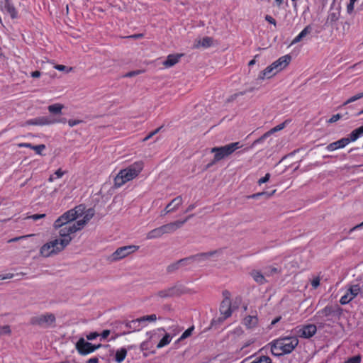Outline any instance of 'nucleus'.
Returning <instances> with one entry per match:
<instances>
[{
  "label": "nucleus",
  "mask_w": 363,
  "mask_h": 363,
  "mask_svg": "<svg viewBox=\"0 0 363 363\" xmlns=\"http://www.w3.org/2000/svg\"><path fill=\"white\" fill-rule=\"evenodd\" d=\"M296 337H285L272 342L271 351L274 356H281L291 353L298 345Z\"/></svg>",
  "instance_id": "nucleus-1"
},
{
  "label": "nucleus",
  "mask_w": 363,
  "mask_h": 363,
  "mask_svg": "<svg viewBox=\"0 0 363 363\" xmlns=\"http://www.w3.org/2000/svg\"><path fill=\"white\" fill-rule=\"evenodd\" d=\"M144 164L142 161H138L121 169L114 179V186L116 188L121 187L126 182L135 178L143 170Z\"/></svg>",
  "instance_id": "nucleus-2"
},
{
  "label": "nucleus",
  "mask_w": 363,
  "mask_h": 363,
  "mask_svg": "<svg viewBox=\"0 0 363 363\" xmlns=\"http://www.w3.org/2000/svg\"><path fill=\"white\" fill-rule=\"evenodd\" d=\"M84 226V222L76 221L72 225H67L62 226H54L55 229H59V235L61 239H59L60 249H65L71 242L72 238L71 234L76 233L82 229Z\"/></svg>",
  "instance_id": "nucleus-3"
},
{
  "label": "nucleus",
  "mask_w": 363,
  "mask_h": 363,
  "mask_svg": "<svg viewBox=\"0 0 363 363\" xmlns=\"http://www.w3.org/2000/svg\"><path fill=\"white\" fill-rule=\"evenodd\" d=\"M241 146L239 142L232 143L221 147H215L211 152L214 153L213 160L206 165V169L213 166L215 163L225 159Z\"/></svg>",
  "instance_id": "nucleus-4"
},
{
  "label": "nucleus",
  "mask_w": 363,
  "mask_h": 363,
  "mask_svg": "<svg viewBox=\"0 0 363 363\" xmlns=\"http://www.w3.org/2000/svg\"><path fill=\"white\" fill-rule=\"evenodd\" d=\"M83 214V208L82 206H78L72 209H70L62 216H60L54 223V226H62L67 225H72L79 216Z\"/></svg>",
  "instance_id": "nucleus-5"
},
{
  "label": "nucleus",
  "mask_w": 363,
  "mask_h": 363,
  "mask_svg": "<svg viewBox=\"0 0 363 363\" xmlns=\"http://www.w3.org/2000/svg\"><path fill=\"white\" fill-rule=\"evenodd\" d=\"M342 313V308L336 305H327L323 309L318 311L315 317L322 321H328L332 317L339 318Z\"/></svg>",
  "instance_id": "nucleus-6"
},
{
  "label": "nucleus",
  "mask_w": 363,
  "mask_h": 363,
  "mask_svg": "<svg viewBox=\"0 0 363 363\" xmlns=\"http://www.w3.org/2000/svg\"><path fill=\"white\" fill-rule=\"evenodd\" d=\"M55 316L52 313H45L38 316H33L30 320V323L42 328H49L55 322Z\"/></svg>",
  "instance_id": "nucleus-7"
},
{
  "label": "nucleus",
  "mask_w": 363,
  "mask_h": 363,
  "mask_svg": "<svg viewBox=\"0 0 363 363\" xmlns=\"http://www.w3.org/2000/svg\"><path fill=\"white\" fill-rule=\"evenodd\" d=\"M360 294L363 298V290L359 284H352L347 288L346 294L340 300L342 305H346L352 301L355 297Z\"/></svg>",
  "instance_id": "nucleus-8"
},
{
  "label": "nucleus",
  "mask_w": 363,
  "mask_h": 363,
  "mask_svg": "<svg viewBox=\"0 0 363 363\" xmlns=\"http://www.w3.org/2000/svg\"><path fill=\"white\" fill-rule=\"evenodd\" d=\"M61 245H60L59 239H55L49 242L44 244L40 250V254L45 257H48L52 255H56L64 249H60Z\"/></svg>",
  "instance_id": "nucleus-9"
},
{
  "label": "nucleus",
  "mask_w": 363,
  "mask_h": 363,
  "mask_svg": "<svg viewBox=\"0 0 363 363\" xmlns=\"http://www.w3.org/2000/svg\"><path fill=\"white\" fill-rule=\"evenodd\" d=\"M184 291L183 290L182 286L174 285L171 287L157 291L155 296H158L161 298H168L174 296H178L181 294H184Z\"/></svg>",
  "instance_id": "nucleus-10"
},
{
  "label": "nucleus",
  "mask_w": 363,
  "mask_h": 363,
  "mask_svg": "<svg viewBox=\"0 0 363 363\" xmlns=\"http://www.w3.org/2000/svg\"><path fill=\"white\" fill-rule=\"evenodd\" d=\"M138 246L127 245L118 247L111 256V261H117L124 258L129 254L135 252L138 249Z\"/></svg>",
  "instance_id": "nucleus-11"
},
{
  "label": "nucleus",
  "mask_w": 363,
  "mask_h": 363,
  "mask_svg": "<svg viewBox=\"0 0 363 363\" xmlns=\"http://www.w3.org/2000/svg\"><path fill=\"white\" fill-rule=\"evenodd\" d=\"M204 260V253H199L180 259L183 267H195Z\"/></svg>",
  "instance_id": "nucleus-12"
},
{
  "label": "nucleus",
  "mask_w": 363,
  "mask_h": 363,
  "mask_svg": "<svg viewBox=\"0 0 363 363\" xmlns=\"http://www.w3.org/2000/svg\"><path fill=\"white\" fill-rule=\"evenodd\" d=\"M75 348L78 353L83 356L92 353V343L85 340L84 337H80L77 340Z\"/></svg>",
  "instance_id": "nucleus-13"
},
{
  "label": "nucleus",
  "mask_w": 363,
  "mask_h": 363,
  "mask_svg": "<svg viewBox=\"0 0 363 363\" xmlns=\"http://www.w3.org/2000/svg\"><path fill=\"white\" fill-rule=\"evenodd\" d=\"M194 215H189L185 219L183 220H176L174 222H172L165 225H162V230L164 232V234L166 233H172L174 231H176L177 229L182 228L183 225L187 222Z\"/></svg>",
  "instance_id": "nucleus-14"
},
{
  "label": "nucleus",
  "mask_w": 363,
  "mask_h": 363,
  "mask_svg": "<svg viewBox=\"0 0 363 363\" xmlns=\"http://www.w3.org/2000/svg\"><path fill=\"white\" fill-rule=\"evenodd\" d=\"M317 331V328L314 324H307L302 325L298 330L301 337L310 338L313 337Z\"/></svg>",
  "instance_id": "nucleus-15"
},
{
  "label": "nucleus",
  "mask_w": 363,
  "mask_h": 363,
  "mask_svg": "<svg viewBox=\"0 0 363 363\" xmlns=\"http://www.w3.org/2000/svg\"><path fill=\"white\" fill-rule=\"evenodd\" d=\"M182 203V198L181 196H177L172 199L165 207L164 211L162 212L161 216H165L166 214L176 211L179 206Z\"/></svg>",
  "instance_id": "nucleus-16"
},
{
  "label": "nucleus",
  "mask_w": 363,
  "mask_h": 363,
  "mask_svg": "<svg viewBox=\"0 0 363 363\" xmlns=\"http://www.w3.org/2000/svg\"><path fill=\"white\" fill-rule=\"evenodd\" d=\"M220 315H225V317H230L233 313L231 307V300L230 297L226 296L222 301L220 306Z\"/></svg>",
  "instance_id": "nucleus-17"
},
{
  "label": "nucleus",
  "mask_w": 363,
  "mask_h": 363,
  "mask_svg": "<svg viewBox=\"0 0 363 363\" xmlns=\"http://www.w3.org/2000/svg\"><path fill=\"white\" fill-rule=\"evenodd\" d=\"M51 117L41 116L37 117L33 119H30L26 121L25 125H45L52 124Z\"/></svg>",
  "instance_id": "nucleus-18"
},
{
  "label": "nucleus",
  "mask_w": 363,
  "mask_h": 363,
  "mask_svg": "<svg viewBox=\"0 0 363 363\" xmlns=\"http://www.w3.org/2000/svg\"><path fill=\"white\" fill-rule=\"evenodd\" d=\"M291 56L290 55H286L279 57L277 60L272 63V67H274L277 71L282 70L285 68L291 62Z\"/></svg>",
  "instance_id": "nucleus-19"
},
{
  "label": "nucleus",
  "mask_w": 363,
  "mask_h": 363,
  "mask_svg": "<svg viewBox=\"0 0 363 363\" xmlns=\"http://www.w3.org/2000/svg\"><path fill=\"white\" fill-rule=\"evenodd\" d=\"M182 56H184V54H170L163 62V65L165 67H171L176 65Z\"/></svg>",
  "instance_id": "nucleus-20"
},
{
  "label": "nucleus",
  "mask_w": 363,
  "mask_h": 363,
  "mask_svg": "<svg viewBox=\"0 0 363 363\" xmlns=\"http://www.w3.org/2000/svg\"><path fill=\"white\" fill-rule=\"evenodd\" d=\"M348 144L349 141L347 140V139H345V138H342L339 140H337L328 145L326 149L328 151H334L337 149L343 148Z\"/></svg>",
  "instance_id": "nucleus-21"
},
{
  "label": "nucleus",
  "mask_w": 363,
  "mask_h": 363,
  "mask_svg": "<svg viewBox=\"0 0 363 363\" xmlns=\"http://www.w3.org/2000/svg\"><path fill=\"white\" fill-rule=\"evenodd\" d=\"M4 11L10 15L11 18H18V12L16 11L14 6L11 4L10 0H4Z\"/></svg>",
  "instance_id": "nucleus-22"
},
{
  "label": "nucleus",
  "mask_w": 363,
  "mask_h": 363,
  "mask_svg": "<svg viewBox=\"0 0 363 363\" xmlns=\"http://www.w3.org/2000/svg\"><path fill=\"white\" fill-rule=\"evenodd\" d=\"M340 11L338 8L337 9H330L328 16L327 17V23L333 24L335 23L340 18Z\"/></svg>",
  "instance_id": "nucleus-23"
},
{
  "label": "nucleus",
  "mask_w": 363,
  "mask_h": 363,
  "mask_svg": "<svg viewBox=\"0 0 363 363\" xmlns=\"http://www.w3.org/2000/svg\"><path fill=\"white\" fill-rule=\"evenodd\" d=\"M313 28L311 26L308 25L306 26L303 30L292 40L291 44H295L300 42L304 37L308 34L311 33Z\"/></svg>",
  "instance_id": "nucleus-24"
},
{
  "label": "nucleus",
  "mask_w": 363,
  "mask_h": 363,
  "mask_svg": "<svg viewBox=\"0 0 363 363\" xmlns=\"http://www.w3.org/2000/svg\"><path fill=\"white\" fill-rule=\"evenodd\" d=\"M258 323V318L256 315H248L243 320V324L247 328H252L257 325Z\"/></svg>",
  "instance_id": "nucleus-25"
},
{
  "label": "nucleus",
  "mask_w": 363,
  "mask_h": 363,
  "mask_svg": "<svg viewBox=\"0 0 363 363\" xmlns=\"http://www.w3.org/2000/svg\"><path fill=\"white\" fill-rule=\"evenodd\" d=\"M275 69L274 67H272V64L268 67H267L262 72H261L258 76L259 79H264L265 78H271L273 75L275 74V72H273V70Z\"/></svg>",
  "instance_id": "nucleus-26"
},
{
  "label": "nucleus",
  "mask_w": 363,
  "mask_h": 363,
  "mask_svg": "<svg viewBox=\"0 0 363 363\" xmlns=\"http://www.w3.org/2000/svg\"><path fill=\"white\" fill-rule=\"evenodd\" d=\"M253 279L259 284H264L267 282L264 276L257 270H252L250 273Z\"/></svg>",
  "instance_id": "nucleus-27"
},
{
  "label": "nucleus",
  "mask_w": 363,
  "mask_h": 363,
  "mask_svg": "<svg viewBox=\"0 0 363 363\" xmlns=\"http://www.w3.org/2000/svg\"><path fill=\"white\" fill-rule=\"evenodd\" d=\"M164 235V232L162 230V227H158L150 230L147 234V239H155L162 237Z\"/></svg>",
  "instance_id": "nucleus-28"
},
{
  "label": "nucleus",
  "mask_w": 363,
  "mask_h": 363,
  "mask_svg": "<svg viewBox=\"0 0 363 363\" xmlns=\"http://www.w3.org/2000/svg\"><path fill=\"white\" fill-rule=\"evenodd\" d=\"M362 135H362V131L359 127V128L354 129V130H352L348 135V137L345 138V139H347V140L349 141V143H350V142H354V141L357 140Z\"/></svg>",
  "instance_id": "nucleus-29"
},
{
  "label": "nucleus",
  "mask_w": 363,
  "mask_h": 363,
  "mask_svg": "<svg viewBox=\"0 0 363 363\" xmlns=\"http://www.w3.org/2000/svg\"><path fill=\"white\" fill-rule=\"evenodd\" d=\"M127 355V350L125 348H121L116 352L115 361L118 363H121Z\"/></svg>",
  "instance_id": "nucleus-30"
},
{
  "label": "nucleus",
  "mask_w": 363,
  "mask_h": 363,
  "mask_svg": "<svg viewBox=\"0 0 363 363\" xmlns=\"http://www.w3.org/2000/svg\"><path fill=\"white\" fill-rule=\"evenodd\" d=\"M228 317H225V315H220V317H218V318L216 319H213L211 323V326L209 327L208 329H211V328H214V329H216L218 328L220 324H222L223 323V321L225 320H226Z\"/></svg>",
  "instance_id": "nucleus-31"
},
{
  "label": "nucleus",
  "mask_w": 363,
  "mask_h": 363,
  "mask_svg": "<svg viewBox=\"0 0 363 363\" xmlns=\"http://www.w3.org/2000/svg\"><path fill=\"white\" fill-rule=\"evenodd\" d=\"M124 324L128 329L130 330V333L140 330L135 319L130 321H125Z\"/></svg>",
  "instance_id": "nucleus-32"
},
{
  "label": "nucleus",
  "mask_w": 363,
  "mask_h": 363,
  "mask_svg": "<svg viewBox=\"0 0 363 363\" xmlns=\"http://www.w3.org/2000/svg\"><path fill=\"white\" fill-rule=\"evenodd\" d=\"M63 107H64V106L62 104H54L50 105L48 107V109L50 111V113L55 114V115H57V114L61 113V111H62V109L63 108Z\"/></svg>",
  "instance_id": "nucleus-33"
},
{
  "label": "nucleus",
  "mask_w": 363,
  "mask_h": 363,
  "mask_svg": "<svg viewBox=\"0 0 363 363\" xmlns=\"http://www.w3.org/2000/svg\"><path fill=\"white\" fill-rule=\"evenodd\" d=\"M172 338V336L170 334L166 333L157 344V347L159 349L167 345L171 342Z\"/></svg>",
  "instance_id": "nucleus-34"
},
{
  "label": "nucleus",
  "mask_w": 363,
  "mask_h": 363,
  "mask_svg": "<svg viewBox=\"0 0 363 363\" xmlns=\"http://www.w3.org/2000/svg\"><path fill=\"white\" fill-rule=\"evenodd\" d=\"M183 267L180 262V259L168 265L167 267V272L169 274L174 273L178 270L180 267Z\"/></svg>",
  "instance_id": "nucleus-35"
},
{
  "label": "nucleus",
  "mask_w": 363,
  "mask_h": 363,
  "mask_svg": "<svg viewBox=\"0 0 363 363\" xmlns=\"http://www.w3.org/2000/svg\"><path fill=\"white\" fill-rule=\"evenodd\" d=\"M275 191L276 190L272 191L271 193H268L267 191L259 192L250 196L249 198L258 199L261 196H265V198L269 199L275 193Z\"/></svg>",
  "instance_id": "nucleus-36"
},
{
  "label": "nucleus",
  "mask_w": 363,
  "mask_h": 363,
  "mask_svg": "<svg viewBox=\"0 0 363 363\" xmlns=\"http://www.w3.org/2000/svg\"><path fill=\"white\" fill-rule=\"evenodd\" d=\"M362 98H363V92L357 94L356 95L349 98L345 102H344L342 106H346Z\"/></svg>",
  "instance_id": "nucleus-37"
},
{
  "label": "nucleus",
  "mask_w": 363,
  "mask_h": 363,
  "mask_svg": "<svg viewBox=\"0 0 363 363\" xmlns=\"http://www.w3.org/2000/svg\"><path fill=\"white\" fill-rule=\"evenodd\" d=\"M362 98H363V92L357 94L356 95L349 98L345 102H344L342 106H346Z\"/></svg>",
  "instance_id": "nucleus-38"
},
{
  "label": "nucleus",
  "mask_w": 363,
  "mask_h": 363,
  "mask_svg": "<svg viewBox=\"0 0 363 363\" xmlns=\"http://www.w3.org/2000/svg\"><path fill=\"white\" fill-rule=\"evenodd\" d=\"M194 326H191L190 328H189L187 330H186L183 334L181 335V337L178 339V342L179 341H181L182 340H184L186 338H187L188 337H189L191 333H192V331L194 330Z\"/></svg>",
  "instance_id": "nucleus-39"
},
{
  "label": "nucleus",
  "mask_w": 363,
  "mask_h": 363,
  "mask_svg": "<svg viewBox=\"0 0 363 363\" xmlns=\"http://www.w3.org/2000/svg\"><path fill=\"white\" fill-rule=\"evenodd\" d=\"M46 146L44 144H40L38 145H33V147L31 149L35 150L36 154L42 155V151L44 150Z\"/></svg>",
  "instance_id": "nucleus-40"
},
{
  "label": "nucleus",
  "mask_w": 363,
  "mask_h": 363,
  "mask_svg": "<svg viewBox=\"0 0 363 363\" xmlns=\"http://www.w3.org/2000/svg\"><path fill=\"white\" fill-rule=\"evenodd\" d=\"M204 46V38H198L194 40V43L192 45V48L197 49L200 47Z\"/></svg>",
  "instance_id": "nucleus-41"
},
{
  "label": "nucleus",
  "mask_w": 363,
  "mask_h": 363,
  "mask_svg": "<svg viewBox=\"0 0 363 363\" xmlns=\"http://www.w3.org/2000/svg\"><path fill=\"white\" fill-rule=\"evenodd\" d=\"M286 122H284L282 123H280L275 126L274 128H272L270 130L267 131V133H269V135H271L272 133L282 130L285 127Z\"/></svg>",
  "instance_id": "nucleus-42"
},
{
  "label": "nucleus",
  "mask_w": 363,
  "mask_h": 363,
  "mask_svg": "<svg viewBox=\"0 0 363 363\" xmlns=\"http://www.w3.org/2000/svg\"><path fill=\"white\" fill-rule=\"evenodd\" d=\"M124 324V322L121 321H116L112 324L113 328H112V333H115L117 330H119L121 329L122 325Z\"/></svg>",
  "instance_id": "nucleus-43"
},
{
  "label": "nucleus",
  "mask_w": 363,
  "mask_h": 363,
  "mask_svg": "<svg viewBox=\"0 0 363 363\" xmlns=\"http://www.w3.org/2000/svg\"><path fill=\"white\" fill-rule=\"evenodd\" d=\"M360 362H361V357L359 355H356V356H353V357L349 358L344 363H360Z\"/></svg>",
  "instance_id": "nucleus-44"
},
{
  "label": "nucleus",
  "mask_w": 363,
  "mask_h": 363,
  "mask_svg": "<svg viewBox=\"0 0 363 363\" xmlns=\"http://www.w3.org/2000/svg\"><path fill=\"white\" fill-rule=\"evenodd\" d=\"M11 329L9 325L0 326V336L3 335H9Z\"/></svg>",
  "instance_id": "nucleus-45"
},
{
  "label": "nucleus",
  "mask_w": 363,
  "mask_h": 363,
  "mask_svg": "<svg viewBox=\"0 0 363 363\" xmlns=\"http://www.w3.org/2000/svg\"><path fill=\"white\" fill-rule=\"evenodd\" d=\"M182 329H183V328H181L178 325H172L169 328V330L171 331L173 336L178 334L180 331H182Z\"/></svg>",
  "instance_id": "nucleus-46"
},
{
  "label": "nucleus",
  "mask_w": 363,
  "mask_h": 363,
  "mask_svg": "<svg viewBox=\"0 0 363 363\" xmlns=\"http://www.w3.org/2000/svg\"><path fill=\"white\" fill-rule=\"evenodd\" d=\"M91 211H92V209L90 208V209H89L88 212H90ZM92 216H93V213H88L84 216L83 219L79 220L78 221L84 222V225H85L87 223V222L91 218Z\"/></svg>",
  "instance_id": "nucleus-47"
},
{
  "label": "nucleus",
  "mask_w": 363,
  "mask_h": 363,
  "mask_svg": "<svg viewBox=\"0 0 363 363\" xmlns=\"http://www.w3.org/2000/svg\"><path fill=\"white\" fill-rule=\"evenodd\" d=\"M100 335V334L97 332H91L89 334L86 335V337L87 340H94L96 337H98Z\"/></svg>",
  "instance_id": "nucleus-48"
},
{
  "label": "nucleus",
  "mask_w": 363,
  "mask_h": 363,
  "mask_svg": "<svg viewBox=\"0 0 363 363\" xmlns=\"http://www.w3.org/2000/svg\"><path fill=\"white\" fill-rule=\"evenodd\" d=\"M269 133H265L264 135H262L261 137H259L258 139L255 140L253 143V145H255L256 144L262 143L267 137H269Z\"/></svg>",
  "instance_id": "nucleus-49"
},
{
  "label": "nucleus",
  "mask_w": 363,
  "mask_h": 363,
  "mask_svg": "<svg viewBox=\"0 0 363 363\" xmlns=\"http://www.w3.org/2000/svg\"><path fill=\"white\" fill-rule=\"evenodd\" d=\"M143 72V70L131 71V72H129L126 73L124 75V77H135V76L142 73Z\"/></svg>",
  "instance_id": "nucleus-50"
},
{
  "label": "nucleus",
  "mask_w": 363,
  "mask_h": 363,
  "mask_svg": "<svg viewBox=\"0 0 363 363\" xmlns=\"http://www.w3.org/2000/svg\"><path fill=\"white\" fill-rule=\"evenodd\" d=\"M130 333V331H123L122 333H116L115 332V333H113V335L111 336L110 340H115L116 338H118V337H120L121 335H127V334H129Z\"/></svg>",
  "instance_id": "nucleus-51"
},
{
  "label": "nucleus",
  "mask_w": 363,
  "mask_h": 363,
  "mask_svg": "<svg viewBox=\"0 0 363 363\" xmlns=\"http://www.w3.org/2000/svg\"><path fill=\"white\" fill-rule=\"evenodd\" d=\"M135 320H136L137 323H138V326L140 327V330L145 325L146 322H147V321H145L144 316L136 318Z\"/></svg>",
  "instance_id": "nucleus-52"
},
{
  "label": "nucleus",
  "mask_w": 363,
  "mask_h": 363,
  "mask_svg": "<svg viewBox=\"0 0 363 363\" xmlns=\"http://www.w3.org/2000/svg\"><path fill=\"white\" fill-rule=\"evenodd\" d=\"M342 118V115L340 114V113H337V114H335V115H333L329 120H328V123H335L336 121H337L339 119Z\"/></svg>",
  "instance_id": "nucleus-53"
},
{
  "label": "nucleus",
  "mask_w": 363,
  "mask_h": 363,
  "mask_svg": "<svg viewBox=\"0 0 363 363\" xmlns=\"http://www.w3.org/2000/svg\"><path fill=\"white\" fill-rule=\"evenodd\" d=\"M162 128V126H160L159 128H157V129H155L154 131L150 133L145 138H144V141L145 140H147L148 139H150V138H152L154 135H155L156 133H157Z\"/></svg>",
  "instance_id": "nucleus-54"
},
{
  "label": "nucleus",
  "mask_w": 363,
  "mask_h": 363,
  "mask_svg": "<svg viewBox=\"0 0 363 363\" xmlns=\"http://www.w3.org/2000/svg\"><path fill=\"white\" fill-rule=\"evenodd\" d=\"M111 333V330H104L99 335L101 336V340L106 339Z\"/></svg>",
  "instance_id": "nucleus-55"
},
{
  "label": "nucleus",
  "mask_w": 363,
  "mask_h": 363,
  "mask_svg": "<svg viewBox=\"0 0 363 363\" xmlns=\"http://www.w3.org/2000/svg\"><path fill=\"white\" fill-rule=\"evenodd\" d=\"M269 178H270V174L267 173L264 177L259 179L258 184L260 185L262 184L266 183L267 182L269 181Z\"/></svg>",
  "instance_id": "nucleus-56"
},
{
  "label": "nucleus",
  "mask_w": 363,
  "mask_h": 363,
  "mask_svg": "<svg viewBox=\"0 0 363 363\" xmlns=\"http://www.w3.org/2000/svg\"><path fill=\"white\" fill-rule=\"evenodd\" d=\"M83 123V121L82 120H72L70 119L68 121V124L70 127H73L74 125H79L80 123Z\"/></svg>",
  "instance_id": "nucleus-57"
},
{
  "label": "nucleus",
  "mask_w": 363,
  "mask_h": 363,
  "mask_svg": "<svg viewBox=\"0 0 363 363\" xmlns=\"http://www.w3.org/2000/svg\"><path fill=\"white\" fill-rule=\"evenodd\" d=\"M145 321L154 322L157 320V316L155 314H151L149 315H144Z\"/></svg>",
  "instance_id": "nucleus-58"
},
{
  "label": "nucleus",
  "mask_w": 363,
  "mask_h": 363,
  "mask_svg": "<svg viewBox=\"0 0 363 363\" xmlns=\"http://www.w3.org/2000/svg\"><path fill=\"white\" fill-rule=\"evenodd\" d=\"M265 20L267 22H269V23L273 24L274 26H276V25H277L276 20L272 16H271L269 15H266L265 16Z\"/></svg>",
  "instance_id": "nucleus-59"
},
{
  "label": "nucleus",
  "mask_w": 363,
  "mask_h": 363,
  "mask_svg": "<svg viewBox=\"0 0 363 363\" xmlns=\"http://www.w3.org/2000/svg\"><path fill=\"white\" fill-rule=\"evenodd\" d=\"M51 121H52V124L56 123H65L67 122V119L65 118H61L59 119L51 118Z\"/></svg>",
  "instance_id": "nucleus-60"
},
{
  "label": "nucleus",
  "mask_w": 363,
  "mask_h": 363,
  "mask_svg": "<svg viewBox=\"0 0 363 363\" xmlns=\"http://www.w3.org/2000/svg\"><path fill=\"white\" fill-rule=\"evenodd\" d=\"M311 285L314 289H316L320 285V279L318 277L313 279Z\"/></svg>",
  "instance_id": "nucleus-61"
},
{
  "label": "nucleus",
  "mask_w": 363,
  "mask_h": 363,
  "mask_svg": "<svg viewBox=\"0 0 363 363\" xmlns=\"http://www.w3.org/2000/svg\"><path fill=\"white\" fill-rule=\"evenodd\" d=\"M148 345H149V342L148 341H144L141 344H140V350L142 351H144V350H148Z\"/></svg>",
  "instance_id": "nucleus-62"
},
{
  "label": "nucleus",
  "mask_w": 363,
  "mask_h": 363,
  "mask_svg": "<svg viewBox=\"0 0 363 363\" xmlns=\"http://www.w3.org/2000/svg\"><path fill=\"white\" fill-rule=\"evenodd\" d=\"M363 228V221L359 223V224H357L355 226H354L353 228H352L350 230H349V233H351L352 232L354 231V230H359V229H361Z\"/></svg>",
  "instance_id": "nucleus-63"
},
{
  "label": "nucleus",
  "mask_w": 363,
  "mask_h": 363,
  "mask_svg": "<svg viewBox=\"0 0 363 363\" xmlns=\"http://www.w3.org/2000/svg\"><path fill=\"white\" fill-rule=\"evenodd\" d=\"M86 363H99V358L97 357L89 359Z\"/></svg>",
  "instance_id": "nucleus-64"
}]
</instances>
